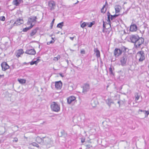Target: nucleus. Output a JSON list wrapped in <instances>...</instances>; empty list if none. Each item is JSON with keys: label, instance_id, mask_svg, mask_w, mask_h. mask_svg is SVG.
Returning <instances> with one entry per match:
<instances>
[{"label": "nucleus", "instance_id": "nucleus-1", "mask_svg": "<svg viewBox=\"0 0 149 149\" xmlns=\"http://www.w3.org/2000/svg\"><path fill=\"white\" fill-rule=\"evenodd\" d=\"M51 108L52 110L54 111L58 112L60 110V107L57 102H53L51 104Z\"/></svg>", "mask_w": 149, "mask_h": 149}, {"label": "nucleus", "instance_id": "nucleus-2", "mask_svg": "<svg viewBox=\"0 0 149 149\" xmlns=\"http://www.w3.org/2000/svg\"><path fill=\"white\" fill-rule=\"evenodd\" d=\"M129 57L128 55L125 54L120 58L121 65L122 66H123L126 65L127 62L129 60Z\"/></svg>", "mask_w": 149, "mask_h": 149}, {"label": "nucleus", "instance_id": "nucleus-3", "mask_svg": "<svg viewBox=\"0 0 149 149\" xmlns=\"http://www.w3.org/2000/svg\"><path fill=\"white\" fill-rule=\"evenodd\" d=\"M139 61L142 62L145 59V54L144 51H141L138 52L136 54Z\"/></svg>", "mask_w": 149, "mask_h": 149}, {"label": "nucleus", "instance_id": "nucleus-4", "mask_svg": "<svg viewBox=\"0 0 149 149\" xmlns=\"http://www.w3.org/2000/svg\"><path fill=\"white\" fill-rule=\"evenodd\" d=\"M43 144L45 145L46 146H52L53 144L52 140L48 137H43Z\"/></svg>", "mask_w": 149, "mask_h": 149}, {"label": "nucleus", "instance_id": "nucleus-5", "mask_svg": "<svg viewBox=\"0 0 149 149\" xmlns=\"http://www.w3.org/2000/svg\"><path fill=\"white\" fill-rule=\"evenodd\" d=\"M37 18L36 16L31 17L28 19L27 24L30 25V26H32V27L34 26L36 22Z\"/></svg>", "mask_w": 149, "mask_h": 149}, {"label": "nucleus", "instance_id": "nucleus-6", "mask_svg": "<svg viewBox=\"0 0 149 149\" xmlns=\"http://www.w3.org/2000/svg\"><path fill=\"white\" fill-rule=\"evenodd\" d=\"M144 40L142 38H139L138 40L135 43L134 45L136 48H138L144 42Z\"/></svg>", "mask_w": 149, "mask_h": 149}, {"label": "nucleus", "instance_id": "nucleus-7", "mask_svg": "<svg viewBox=\"0 0 149 149\" xmlns=\"http://www.w3.org/2000/svg\"><path fill=\"white\" fill-rule=\"evenodd\" d=\"M56 8V3L52 0L48 2V9L52 11L54 10Z\"/></svg>", "mask_w": 149, "mask_h": 149}, {"label": "nucleus", "instance_id": "nucleus-8", "mask_svg": "<svg viewBox=\"0 0 149 149\" xmlns=\"http://www.w3.org/2000/svg\"><path fill=\"white\" fill-rule=\"evenodd\" d=\"M90 89V85L87 83L85 84L83 86L82 92L84 94H86L88 91Z\"/></svg>", "mask_w": 149, "mask_h": 149}, {"label": "nucleus", "instance_id": "nucleus-9", "mask_svg": "<svg viewBox=\"0 0 149 149\" xmlns=\"http://www.w3.org/2000/svg\"><path fill=\"white\" fill-rule=\"evenodd\" d=\"M24 21L22 19H17L14 22L13 24L12 25V27L15 26H18L20 25L21 24H23Z\"/></svg>", "mask_w": 149, "mask_h": 149}, {"label": "nucleus", "instance_id": "nucleus-10", "mask_svg": "<svg viewBox=\"0 0 149 149\" xmlns=\"http://www.w3.org/2000/svg\"><path fill=\"white\" fill-rule=\"evenodd\" d=\"M107 15L108 16V21L109 22H110V19H111V20H112L113 19H115L116 18V17H117L118 15H110L109 12H108L107 13Z\"/></svg>", "mask_w": 149, "mask_h": 149}, {"label": "nucleus", "instance_id": "nucleus-11", "mask_svg": "<svg viewBox=\"0 0 149 149\" xmlns=\"http://www.w3.org/2000/svg\"><path fill=\"white\" fill-rule=\"evenodd\" d=\"M139 37L137 35H132L130 36V39L132 42L135 43Z\"/></svg>", "mask_w": 149, "mask_h": 149}, {"label": "nucleus", "instance_id": "nucleus-12", "mask_svg": "<svg viewBox=\"0 0 149 149\" xmlns=\"http://www.w3.org/2000/svg\"><path fill=\"white\" fill-rule=\"evenodd\" d=\"M122 50L116 48L114 52V54L116 56H118L122 53Z\"/></svg>", "mask_w": 149, "mask_h": 149}, {"label": "nucleus", "instance_id": "nucleus-13", "mask_svg": "<svg viewBox=\"0 0 149 149\" xmlns=\"http://www.w3.org/2000/svg\"><path fill=\"white\" fill-rule=\"evenodd\" d=\"M1 66L2 70L4 71L6 70L9 68V66L5 62H3L1 63Z\"/></svg>", "mask_w": 149, "mask_h": 149}, {"label": "nucleus", "instance_id": "nucleus-14", "mask_svg": "<svg viewBox=\"0 0 149 149\" xmlns=\"http://www.w3.org/2000/svg\"><path fill=\"white\" fill-rule=\"evenodd\" d=\"M25 53L29 55H34L36 54V52L34 49H32L27 50Z\"/></svg>", "mask_w": 149, "mask_h": 149}, {"label": "nucleus", "instance_id": "nucleus-15", "mask_svg": "<svg viewBox=\"0 0 149 149\" xmlns=\"http://www.w3.org/2000/svg\"><path fill=\"white\" fill-rule=\"evenodd\" d=\"M62 84L61 81L55 82V86L57 89H60L62 87Z\"/></svg>", "mask_w": 149, "mask_h": 149}, {"label": "nucleus", "instance_id": "nucleus-16", "mask_svg": "<svg viewBox=\"0 0 149 149\" xmlns=\"http://www.w3.org/2000/svg\"><path fill=\"white\" fill-rule=\"evenodd\" d=\"M97 101L95 98H93L91 101V104L93 107H95L97 104Z\"/></svg>", "mask_w": 149, "mask_h": 149}, {"label": "nucleus", "instance_id": "nucleus-17", "mask_svg": "<svg viewBox=\"0 0 149 149\" xmlns=\"http://www.w3.org/2000/svg\"><path fill=\"white\" fill-rule=\"evenodd\" d=\"M76 99V98L74 96H71L68 98L67 99V102L68 104H70Z\"/></svg>", "mask_w": 149, "mask_h": 149}, {"label": "nucleus", "instance_id": "nucleus-18", "mask_svg": "<svg viewBox=\"0 0 149 149\" xmlns=\"http://www.w3.org/2000/svg\"><path fill=\"white\" fill-rule=\"evenodd\" d=\"M22 2V0H13V3L14 5L17 6Z\"/></svg>", "mask_w": 149, "mask_h": 149}, {"label": "nucleus", "instance_id": "nucleus-19", "mask_svg": "<svg viewBox=\"0 0 149 149\" xmlns=\"http://www.w3.org/2000/svg\"><path fill=\"white\" fill-rule=\"evenodd\" d=\"M137 27L135 24L132 25L130 28V30L131 31H136L137 30Z\"/></svg>", "mask_w": 149, "mask_h": 149}, {"label": "nucleus", "instance_id": "nucleus-20", "mask_svg": "<svg viewBox=\"0 0 149 149\" xmlns=\"http://www.w3.org/2000/svg\"><path fill=\"white\" fill-rule=\"evenodd\" d=\"M36 141L38 143L43 145V138H41L40 137L38 136L36 138Z\"/></svg>", "mask_w": 149, "mask_h": 149}, {"label": "nucleus", "instance_id": "nucleus-21", "mask_svg": "<svg viewBox=\"0 0 149 149\" xmlns=\"http://www.w3.org/2000/svg\"><path fill=\"white\" fill-rule=\"evenodd\" d=\"M24 53V51L22 49H20L18 50L16 53V56L18 58L20 56V55Z\"/></svg>", "mask_w": 149, "mask_h": 149}, {"label": "nucleus", "instance_id": "nucleus-22", "mask_svg": "<svg viewBox=\"0 0 149 149\" xmlns=\"http://www.w3.org/2000/svg\"><path fill=\"white\" fill-rule=\"evenodd\" d=\"M106 103L110 107L111 104H113V102L112 100L110 98H108L107 99L105 100Z\"/></svg>", "mask_w": 149, "mask_h": 149}, {"label": "nucleus", "instance_id": "nucleus-23", "mask_svg": "<svg viewBox=\"0 0 149 149\" xmlns=\"http://www.w3.org/2000/svg\"><path fill=\"white\" fill-rule=\"evenodd\" d=\"M121 8V7L119 5L116 6H115L116 13H117L119 12Z\"/></svg>", "mask_w": 149, "mask_h": 149}, {"label": "nucleus", "instance_id": "nucleus-24", "mask_svg": "<svg viewBox=\"0 0 149 149\" xmlns=\"http://www.w3.org/2000/svg\"><path fill=\"white\" fill-rule=\"evenodd\" d=\"M38 27H37L35 29L32 30L30 34V36H34L36 33L37 31L38 30Z\"/></svg>", "mask_w": 149, "mask_h": 149}, {"label": "nucleus", "instance_id": "nucleus-25", "mask_svg": "<svg viewBox=\"0 0 149 149\" xmlns=\"http://www.w3.org/2000/svg\"><path fill=\"white\" fill-rule=\"evenodd\" d=\"M94 52L96 54V56L97 58H99L100 57V52L99 51L97 48L94 49Z\"/></svg>", "mask_w": 149, "mask_h": 149}, {"label": "nucleus", "instance_id": "nucleus-26", "mask_svg": "<svg viewBox=\"0 0 149 149\" xmlns=\"http://www.w3.org/2000/svg\"><path fill=\"white\" fill-rule=\"evenodd\" d=\"M17 80L20 84H25L26 82V80L25 79H18Z\"/></svg>", "mask_w": 149, "mask_h": 149}, {"label": "nucleus", "instance_id": "nucleus-27", "mask_svg": "<svg viewBox=\"0 0 149 149\" xmlns=\"http://www.w3.org/2000/svg\"><path fill=\"white\" fill-rule=\"evenodd\" d=\"M32 27V26H30L28 27H26L23 30V31L25 32L27 31L29 29H31Z\"/></svg>", "mask_w": 149, "mask_h": 149}, {"label": "nucleus", "instance_id": "nucleus-28", "mask_svg": "<svg viewBox=\"0 0 149 149\" xmlns=\"http://www.w3.org/2000/svg\"><path fill=\"white\" fill-rule=\"evenodd\" d=\"M88 23L84 22L81 24V27L83 28L86 26L87 25H88Z\"/></svg>", "mask_w": 149, "mask_h": 149}, {"label": "nucleus", "instance_id": "nucleus-29", "mask_svg": "<svg viewBox=\"0 0 149 149\" xmlns=\"http://www.w3.org/2000/svg\"><path fill=\"white\" fill-rule=\"evenodd\" d=\"M60 56L59 55H58L56 57H54L53 58V60L54 61H57L60 59Z\"/></svg>", "mask_w": 149, "mask_h": 149}, {"label": "nucleus", "instance_id": "nucleus-30", "mask_svg": "<svg viewBox=\"0 0 149 149\" xmlns=\"http://www.w3.org/2000/svg\"><path fill=\"white\" fill-rule=\"evenodd\" d=\"M63 26V22H62L58 24L57 25V27L58 28H61Z\"/></svg>", "mask_w": 149, "mask_h": 149}, {"label": "nucleus", "instance_id": "nucleus-31", "mask_svg": "<svg viewBox=\"0 0 149 149\" xmlns=\"http://www.w3.org/2000/svg\"><path fill=\"white\" fill-rule=\"evenodd\" d=\"M113 70H114V68H113ZM113 69L110 67L109 68V72L110 74H112L113 75H114V73L113 72Z\"/></svg>", "mask_w": 149, "mask_h": 149}, {"label": "nucleus", "instance_id": "nucleus-32", "mask_svg": "<svg viewBox=\"0 0 149 149\" xmlns=\"http://www.w3.org/2000/svg\"><path fill=\"white\" fill-rule=\"evenodd\" d=\"M30 145H32L33 146H35L37 148H39V146L35 142H33L30 144Z\"/></svg>", "mask_w": 149, "mask_h": 149}, {"label": "nucleus", "instance_id": "nucleus-33", "mask_svg": "<svg viewBox=\"0 0 149 149\" xmlns=\"http://www.w3.org/2000/svg\"><path fill=\"white\" fill-rule=\"evenodd\" d=\"M135 100H138L140 97L139 95H138V93H135Z\"/></svg>", "mask_w": 149, "mask_h": 149}, {"label": "nucleus", "instance_id": "nucleus-34", "mask_svg": "<svg viewBox=\"0 0 149 149\" xmlns=\"http://www.w3.org/2000/svg\"><path fill=\"white\" fill-rule=\"evenodd\" d=\"M105 7V6H104L101 9V11L102 13H105L106 11V9L105 10H104V8Z\"/></svg>", "mask_w": 149, "mask_h": 149}, {"label": "nucleus", "instance_id": "nucleus-35", "mask_svg": "<svg viewBox=\"0 0 149 149\" xmlns=\"http://www.w3.org/2000/svg\"><path fill=\"white\" fill-rule=\"evenodd\" d=\"M95 23L94 22H91L90 23V24L88 25V26L89 27H91Z\"/></svg>", "mask_w": 149, "mask_h": 149}, {"label": "nucleus", "instance_id": "nucleus-36", "mask_svg": "<svg viewBox=\"0 0 149 149\" xmlns=\"http://www.w3.org/2000/svg\"><path fill=\"white\" fill-rule=\"evenodd\" d=\"M38 63V62L37 61H32L30 62V64L31 65H33L34 64H36Z\"/></svg>", "mask_w": 149, "mask_h": 149}, {"label": "nucleus", "instance_id": "nucleus-37", "mask_svg": "<svg viewBox=\"0 0 149 149\" xmlns=\"http://www.w3.org/2000/svg\"><path fill=\"white\" fill-rule=\"evenodd\" d=\"M55 20V19H54L51 23V29H52V28Z\"/></svg>", "mask_w": 149, "mask_h": 149}, {"label": "nucleus", "instance_id": "nucleus-38", "mask_svg": "<svg viewBox=\"0 0 149 149\" xmlns=\"http://www.w3.org/2000/svg\"><path fill=\"white\" fill-rule=\"evenodd\" d=\"M5 19V17L4 16H1L0 17V20L1 21H4Z\"/></svg>", "mask_w": 149, "mask_h": 149}, {"label": "nucleus", "instance_id": "nucleus-39", "mask_svg": "<svg viewBox=\"0 0 149 149\" xmlns=\"http://www.w3.org/2000/svg\"><path fill=\"white\" fill-rule=\"evenodd\" d=\"M54 40H52L51 41L49 42H47V45H49L51 43H54Z\"/></svg>", "mask_w": 149, "mask_h": 149}, {"label": "nucleus", "instance_id": "nucleus-40", "mask_svg": "<svg viewBox=\"0 0 149 149\" xmlns=\"http://www.w3.org/2000/svg\"><path fill=\"white\" fill-rule=\"evenodd\" d=\"M18 141V139L16 137H15L14 138V139L13 140V142H17Z\"/></svg>", "mask_w": 149, "mask_h": 149}, {"label": "nucleus", "instance_id": "nucleus-41", "mask_svg": "<svg viewBox=\"0 0 149 149\" xmlns=\"http://www.w3.org/2000/svg\"><path fill=\"white\" fill-rule=\"evenodd\" d=\"M103 27L104 28H106V27L105 26V22L104 21H103Z\"/></svg>", "mask_w": 149, "mask_h": 149}, {"label": "nucleus", "instance_id": "nucleus-42", "mask_svg": "<svg viewBox=\"0 0 149 149\" xmlns=\"http://www.w3.org/2000/svg\"><path fill=\"white\" fill-rule=\"evenodd\" d=\"M81 54H85V51L84 50H81Z\"/></svg>", "mask_w": 149, "mask_h": 149}, {"label": "nucleus", "instance_id": "nucleus-43", "mask_svg": "<svg viewBox=\"0 0 149 149\" xmlns=\"http://www.w3.org/2000/svg\"><path fill=\"white\" fill-rule=\"evenodd\" d=\"M59 74L61 77H64V75H63L62 73H60Z\"/></svg>", "mask_w": 149, "mask_h": 149}, {"label": "nucleus", "instance_id": "nucleus-44", "mask_svg": "<svg viewBox=\"0 0 149 149\" xmlns=\"http://www.w3.org/2000/svg\"><path fill=\"white\" fill-rule=\"evenodd\" d=\"M116 97H117V95H115L114 97V99H113V100H116L117 99L116 98Z\"/></svg>", "mask_w": 149, "mask_h": 149}, {"label": "nucleus", "instance_id": "nucleus-45", "mask_svg": "<svg viewBox=\"0 0 149 149\" xmlns=\"http://www.w3.org/2000/svg\"><path fill=\"white\" fill-rule=\"evenodd\" d=\"M74 38V37H70V39L72 40H73Z\"/></svg>", "mask_w": 149, "mask_h": 149}, {"label": "nucleus", "instance_id": "nucleus-46", "mask_svg": "<svg viewBox=\"0 0 149 149\" xmlns=\"http://www.w3.org/2000/svg\"><path fill=\"white\" fill-rule=\"evenodd\" d=\"M108 5V3H107V1H106L105 3V5L104 6H105L106 5Z\"/></svg>", "mask_w": 149, "mask_h": 149}, {"label": "nucleus", "instance_id": "nucleus-47", "mask_svg": "<svg viewBox=\"0 0 149 149\" xmlns=\"http://www.w3.org/2000/svg\"><path fill=\"white\" fill-rule=\"evenodd\" d=\"M118 103V104H119V107H120V101H118V102H117Z\"/></svg>", "mask_w": 149, "mask_h": 149}, {"label": "nucleus", "instance_id": "nucleus-48", "mask_svg": "<svg viewBox=\"0 0 149 149\" xmlns=\"http://www.w3.org/2000/svg\"><path fill=\"white\" fill-rule=\"evenodd\" d=\"M66 61L68 65L69 64V62L68 61V60H66Z\"/></svg>", "mask_w": 149, "mask_h": 149}, {"label": "nucleus", "instance_id": "nucleus-49", "mask_svg": "<svg viewBox=\"0 0 149 149\" xmlns=\"http://www.w3.org/2000/svg\"><path fill=\"white\" fill-rule=\"evenodd\" d=\"M36 61H37V62H38V63L40 61V59H38Z\"/></svg>", "mask_w": 149, "mask_h": 149}, {"label": "nucleus", "instance_id": "nucleus-50", "mask_svg": "<svg viewBox=\"0 0 149 149\" xmlns=\"http://www.w3.org/2000/svg\"><path fill=\"white\" fill-rule=\"evenodd\" d=\"M88 148H90V145H87L86 146Z\"/></svg>", "mask_w": 149, "mask_h": 149}, {"label": "nucleus", "instance_id": "nucleus-51", "mask_svg": "<svg viewBox=\"0 0 149 149\" xmlns=\"http://www.w3.org/2000/svg\"><path fill=\"white\" fill-rule=\"evenodd\" d=\"M81 142H82V143H84V139L83 140H81Z\"/></svg>", "mask_w": 149, "mask_h": 149}, {"label": "nucleus", "instance_id": "nucleus-52", "mask_svg": "<svg viewBox=\"0 0 149 149\" xmlns=\"http://www.w3.org/2000/svg\"><path fill=\"white\" fill-rule=\"evenodd\" d=\"M105 28H103V29L102 30V32H103V33H104V29Z\"/></svg>", "mask_w": 149, "mask_h": 149}, {"label": "nucleus", "instance_id": "nucleus-53", "mask_svg": "<svg viewBox=\"0 0 149 149\" xmlns=\"http://www.w3.org/2000/svg\"><path fill=\"white\" fill-rule=\"evenodd\" d=\"M2 76H4L3 75H0V78L1 77H2Z\"/></svg>", "mask_w": 149, "mask_h": 149}, {"label": "nucleus", "instance_id": "nucleus-54", "mask_svg": "<svg viewBox=\"0 0 149 149\" xmlns=\"http://www.w3.org/2000/svg\"><path fill=\"white\" fill-rule=\"evenodd\" d=\"M52 38V40H54V39L53 38Z\"/></svg>", "mask_w": 149, "mask_h": 149}, {"label": "nucleus", "instance_id": "nucleus-55", "mask_svg": "<svg viewBox=\"0 0 149 149\" xmlns=\"http://www.w3.org/2000/svg\"><path fill=\"white\" fill-rule=\"evenodd\" d=\"M79 2V1H77V2L76 3H75V4H77V3H78V2Z\"/></svg>", "mask_w": 149, "mask_h": 149}, {"label": "nucleus", "instance_id": "nucleus-56", "mask_svg": "<svg viewBox=\"0 0 149 149\" xmlns=\"http://www.w3.org/2000/svg\"><path fill=\"white\" fill-rule=\"evenodd\" d=\"M149 113H147V115H148V114H149Z\"/></svg>", "mask_w": 149, "mask_h": 149}, {"label": "nucleus", "instance_id": "nucleus-57", "mask_svg": "<svg viewBox=\"0 0 149 149\" xmlns=\"http://www.w3.org/2000/svg\"><path fill=\"white\" fill-rule=\"evenodd\" d=\"M16 127H18L17 126H16Z\"/></svg>", "mask_w": 149, "mask_h": 149}]
</instances>
